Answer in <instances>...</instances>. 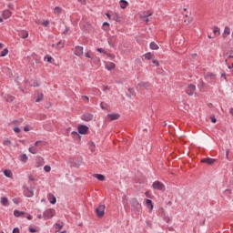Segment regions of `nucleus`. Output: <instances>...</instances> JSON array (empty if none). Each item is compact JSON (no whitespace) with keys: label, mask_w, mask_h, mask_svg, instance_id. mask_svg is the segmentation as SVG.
I'll list each match as a JSON object with an SVG mask.
<instances>
[{"label":"nucleus","mask_w":233,"mask_h":233,"mask_svg":"<svg viewBox=\"0 0 233 233\" xmlns=\"http://www.w3.org/2000/svg\"><path fill=\"white\" fill-rule=\"evenodd\" d=\"M130 205H131L132 210H134V212L136 214H140L141 205H140L139 201H137L136 198H132L130 200Z\"/></svg>","instance_id":"nucleus-1"},{"label":"nucleus","mask_w":233,"mask_h":233,"mask_svg":"<svg viewBox=\"0 0 233 233\" xmlns=\"http://www.w3.org/2000/svg\"><path fill=\"white\" fill-rule=\"evenodd\" d=\"M152 187H153L154 190H159L160 192H165L167 190L165 184H163L157 180L153 182Z\"/></svg>","instance_id":"nucleus-2"},{"label":"nucleus","mask_w":233,"mask_h":233,"mask_svg":"<svg viewBox=\"0 0 233 233\" xmlns=\"http://www.w3.org/2000/svg\"><path fill=\"white\" fill-rule=\"evenodd\" d=\"M105 208H106V207L105 205H99L95 209V212H96L97 218H103L105 216Z\"/></svg>","instance_id":"nucleus-3"},{"label":"nucleus","mask_w":233,"mask_h":233,"mask_svg":"<svg viewBox=\"0 0 233 233\" xmlns=\"http://www.w3.org/2000/svg\"><path fill=\"white\" fill-rule=\"evenodd\" d=\"M55 215H56V210L49 208L44 211L43 218L44 219H50L51 218H54Z\"/></svg>","instance_id":"nucleus-4"},{"label":"nucleus","mask_w":233,"mask_h":233,"mask_svg":"<svg viewBox=\"0 0 233 233\" xmlns=\"http://www.w3.org/2000/svg\"><path fill=\"white\" fill-rule=\"evenodd\" d=\"M186 94H187V96H194V94H196V86L189 84L186 89Z\"/></svg>","instance_id":"nucleus-5"},{"label":"nucleus","mask_w":233,"mask_h":233,"mask_svg":"<svg viewBox=\"0 0 233 233\" xmlns=\"http://www.w3.org/2000/svg\"><path fill=\"white\" fill-rule=\"evenodd\" d=\"M78 134L86 135L88 134V126L79 125L77 127Z\"/></svg>","instance_id":"nucleus-6"},{"label":"nucleus","mask_w":233,"mask_h":233,"mask_svg":"<svg viewBox=\"0 0 233 233\" xmlns=\"http://www.w3.org/2000/svg\"><path fill=\"white\" fill-rule=\"evenodd\" d=\"M216 161H218V159L207 157V158H203L201 160V163H206L207 165H214Z\"/></svg>","instance_id":"nucleus-7"},{"label":"nucleus","mask_w":233,"mask_h":233,"mask_svg":"<svg viewBox=\"0 0 233 233\" xmlns=\"http://www.w3.org/2000/svg\"><path fill=\"white\" fill-rule=\"evenodd\" d=\"M75 56H77L78 57H81V56H83V46H76L75 47Z\"/></svg>","instance_id":"nucleus-8"},{"label":"nucleus","mask_w":233,"mask_h":233,"mask_svg":"<svg viewBox=\"0 0 233 233\" xmlns=\"http://www.w3.org/2000/svg\"><path fill=\"white\" fill-rule=\"evenodd\" d=\"M82 119L83 121H92V119H94V115L90 113H85L82 115Z\"/></svg>","instance_id":"nucleus-9"},{"label":"nucleus","mask_w":233,"mask_h":233,"mask_svg":"<svg viewBox=\"0 0 233 233\" xmlns=\"http://www.w3.org/2000/svg\"><path fill=\"white\" fill-rule=\"evenodd\" d=\"M24 194L26 198H34V190L30 187H27L25 191Z\"/></svg>","instance_id":"nucleus-10"},{"label":"nucleus","mask_w":233,"mask_h":233,"mask_svg":"<svg viewBox=\"0 0 233 233\" xmlns=\"http://www.w3.org/2000/svg\"><path fill=\"white\" fill-rule=\"evenodd\" d=\"M35 163H36L37 168H39V167H43V165H45V159L41 157H37L35 158Z\"/></svg>","instance_id":"nucleus-11"},{"label":"nucleus","mask_w":233,"mask_h":233,"mask_svg":"<svg viewBox=\"0 0 233 233\" xmlns=\"http://www.w3.org/2000/svg\"><path fill=\"white\" fill-rule=\"evenodd\" d=\"M47 198L49 199V203H51V205H56V203H57V199L56 198V197L52 194H48Z\"/></svg>","instance_id":"nucleus-12"},{"label":"nucleus","mask_w":233,"mask_h":233,"mask_svg":"<svg viewBox=\"0 0 233 233\" xmlns=\"http://www.w3.org/2000/svg\"><path fill=\"white\" fill-rule=\"evenodd\" d=\"M107 117H109L110 121H116L119 119V114L114 113V114H108Z\"/></svg>","instance_id":"nucleus-13"},{"label":"nucleus","mask_w":233,"mask_h":233,"mask_svg":"<svg viewBox=\"0 0 233 233\" xmlns=\"http://www.w3.org/2000/svg\"><path fill=\"white\" fill-rule=\"evenodd\" d=\"M19 37H21L22 39H26V37H28V33L27 31L22 30L18 33Z\"/></svg>","instance_id":"nucleus-14"},{"label":"nucleus","mask_w":233,"mask_h":233,"mask_svg":"<svg viewBox=\"0 0 233 233\" xmlns=\"http://www.w3.org/2000/svg\"><path fill=\"white\" fill-rule=\"evenodd\" d=\"M114 68H116V64H114L113 62H110L108 64L106 65V70H114Z\"/></svg>","instance_id":"nucleus-15"},{"label":"nucleus","mask_w":233,"mask_h":233,"mask_svg":"<svg viewBox=\"0 0 233 233\" xmlns=\"http://www.w3.org/2000/svg\"><path fill=\"white\" fill-rule=\"evenodd\" d=\"M1 204L3 205V207H8L9 203H8V198L5 197H2L1 198Z\"/></svg>","instance_id":"nucleus-16"},{"label":"nucleus","mask_w":233,"mask_h":233,"mask_svg":"<svg viewBox=\"0 0 233 233\" xmlns=\"http://www.w3.org/2000/svg\"><path fill=\"white\" fill-rule=\"evenodd\" d=\"M146 205L148 208L149 210H153L154 209V205H152V200L150 199H147L146 200Z\"/></svg>","instance_id":"nucleus-17"},{"label":"nucleus","mask_w":233,"mask_h":233,"mask_svg":"<svg viewBox=\"0 0 233 233\" xmlns=\"http://www.w3.org/2000/svg\"><path fill=\"white\" fill-rule=\"evenodd\" d=\"M3 16L5 17V19H8V17L12 16V12H10V10H5L3 13Z\"/></svg>","instance_id":"nucleus-18"},{"label":"nucleus","mask_w":233,"mask_h":233,"mask_svg":"<svg viewBox=\"0 0 233 233\" xmlns=\"http://www.w3.org/2000/svg\"><path fill=\"white\" fill-rule=\"evenodd\" d=\"M228 35H230V27L226 26L224 28L223 37H227Z\"/></svg>","instance_id":"nucleus-19"},{"label":"nucleus","mask_w":233,"mask_h":233,"mask_svg":"<svg viewBox=\"0 0 233 233\" xmlns=\"http://www.w3.org/2000/svg\"><path fill=\"white\" fill-rule=\"evenodd\" d=\"M128 6V2L127 0H120V8L125 9Z\"/></svg>","instance_id":"nucleus-20"},{"label":"nucleus","mask_w":233,"mask_h":233,"mask_svg":"<svg viewBox=\"0 0 233 233\" xmlns=\"http://www.w3.org/2000/svg\"><path fill=\"white\" fill-rule=\"evenodd\" d=\"M151 50H159V46L156 42H151L149 45Z\"/></svg>","instance_id":"nucleus-21"},{"label":"nucleus","mask_w":233,"mask_h":233,"mask_svg":"<svg viewBox=\"0 0 233 233\" xmlns=\"http://www.w3.org/2000/svg\"><path fill=\"white\" fill-rule=\"evenodd\" d=\"M94 177L98 179V181H105V179H106L105 176L101 175V174H96V175H94Z\"/></svg>","instance_id":"nucleus-22"},{"label":"nucleus","mask_w":233,"mask_h":233,"mask_svg":"<svg viewBox=\"0 0 233 233\" xmlns=\"http://www.w3.org/2000/svg\"><path fill=\"white\" fill-rule=\"evenodd\" d=\"M138 86H140V88H148V86H150V84L148 82H141L138 84Z\"/></svg>","instance_id":"nucleus-23"},{"label":"nucleus","mask_w":233,"mask_h":233,"mask_svg":"<svg viewBox=\"0 0 233 233\" xmlns=\"http://www.w3.org/2000/svg\"><path fill=\"white\" fill-rule=\"evenodd\" d=\"M14 216H15V218H19L21 216H25V212H21V211H19L17 209H15Z\"/></svg>","instance_id":"nucleus-24"},{"label":"nucleus","mask_w":233,"mask_h":233,"mask_svg":"<svg viewBox=\"0 0 233 233\" xmlns=\"http://www.w3.org/2000/svg\"><path fill=\"white\" fill-rule=\"evenodd\" d=\"M71 136L74 139H81V136H79V133L76 132V131H73L71 133Z\"/></svg>","instance_id":"nucleus-25"},{"label":"nucleus","mask_w":233,"mask_h":233,"mask_svg":"<svg viewBox=\"0 0 233 233\" xmlns=\"http://www.w3.org/2000/svg\"><path fill=\"white\" fill-rule=\"evenodd\" d=\"M4 176H5V177H12V171H10L8 169H5Z\"/></svg>","instance_id":"nucleus-26"},{"label":"nucleus","mask_w":233,"mask_h":233,"mask_svg":"<svg viewBox=\"0 0 233 233\" xmlns=\"http://www.w3.org/2000/svg\"><path fill=\"white\" fill-rule=\"evenodd\" d=\"M20 161H22V163H26V161H28V157L26 156V154H23L21 156Z\"/></svg>","instance_id":"nucleus-27"},{"label":"nucleus","mask_w":233,"mask_h":233,"mask_svg":"<svg viewBox=\"0 0 233 233\" xmlns=\"http://www.w3.org/2000/svg\"><path fill=\"white\" fill-rule=\"evenodd\" d=\"M150 15H152V14L144 15V16L142 17V19L145 21V23H150Z\"/></svg>","instance_id":"nucleus-28"},{"label":"nucleus","mask_w":233,"mask_h":233,"mask_svg":"<svg viewBox=\"0 0 233 233\" xmlns=\"http://www.w3.org/2000/svg\"><path fill=\"white\" fill-rule=\"evenodd\" d=\"M43 97H44L43 93L38 94L37 97L35 99V103H39V102L43 101Z\"/></svg>","instance_id":"nucleus-29"},{"label":"nucleus","mask_w":233,"mask_h":233,"mask_svg":"<svg viewBox=\"0 0 233 233\" xmlns=\"http://www.w3.org/2000/svg\"><path fill=\"white\" fill-rule=\"evenodd\" d=\"M3 72H5V74H7V76H12V71L9 67H3Z\"/></svg>","instance_id":"nucleus-30"},{"label":"nucleus","mask_w":233,"mask_h":233,"mask_svg":"<svg viewBox=\"0 0 233 233\" xmlns=\"http://www.w3.org/2000/svg\"><path fill=\"white\" fill-rule=\"evenodd\" d=\"M102 26H103V30L107 32L108 28H110V24H108L107 22H104Z\"/></svg>","instance_id":"nucleus-31"},{"label":"nucleus","mask_w":233,"mask_h":233,"mask_svg":"<svg viewBox=\"0 0 233 233\" xmlns=\"http://www.w3.org/2000/svg\"><path fill=\"white\" fill-rule=\"evenodd\" d=\"M5 56H8V48H5L0 54V57H5Z\"/></svg>","instance_id":"nucleus-32"},{"label":"nucleus","mask_w":233,"mask_h":233,"mask_svg":"<svg viewBox=\"0 0 233 233\" xmlns=\"http://www.w3.org/2000/svg\"><path fill=\"white\" fill-rule=\"evenodd\" d=\"M3 145H5V147H10V145H12V141H10V139H8V138H5L3 141Z\"/></svg>","instance_id":"nucleus-33"},{"label":"nucleus","mask_w":233,"mask_h":233,"mask_svg":"<svg viewBox=\"0 0 233 233\" xmlns=\"http://www.w3.org/2000/svg\"><path fill=\"white\" fill-rule=\"evenodd\" d=\"M14 99H15V97H14V96H11V95H8L6 97L7 103H12Z\"/></svg>","instance_id":"nucleus-34"},{"label":"nucleus","mask_w":233,"mask_h":233,"mask_svg":"<svg viewBox=\"0 0 233 233\" xmlns=\"http://www.w3.org/2000/svg\"><path fill=\"white\" fill-rule=\"evenodd\" d=\"M28 150L31 154H37V149L34 147H29Z\"/></svg>","instance_id":"nucleus-35"},{"label":"nucleus","mask_w":233,"mask_h":233,"mask_svg":"<svg viewBox=\"0 0 233 233\" xmlns=\"http://www.w3.org/2000/svg\"><path fill=\"white\" fill-rule=\"evenodd\" d=\"M145 59L150 60L152 59V53H147L144 55Z\"/></svg>","instance_id":"nucleus-36"},{"label":"nucleus","mask_w":233,"mask_h":233,"mask_svg":"<svg viewBox=\"0 0 233 233\" xmlns=\"http://www.w3.org/2000/svg\"><path fill=\"white\" fill-rule=\"evenodd\" d=\"M21 123H23V118L13 121V125H21Z\"/></svg>","instance_id":"nucleus-37"},{"label":"nucleus","mask_w":233,"mask_h":233,"mask_svg":"<svg viewBox=\"0 0 233 233\" xmlns=\"http://www.w3.org/2000/svg\"><path fill=\"white\" fill-rule=\"evenodd\" d=\"M54 12L55 14H57V15H59V14H61V7L59 6L55 7Z\"/></svg>","instance_id":"nucleus-38"},{"label":"nucleus","mask_w":233,"mask_h":233,"mask_svg":"<svg viewBox=\"0 0 233 233\" xmlns=\"http://www.w3.org/2000/svg\"><path fill=\"white\" fill-rule=\"evenodd\" d=\"M213 33L215 34V35H219V34H220L219 28L218 27H214Z\"/></svg>","instance_id":"nucleus-39"},{"label":"nucleus","mask_w":233,"mask_h":233,"mask_svg":"<svg viewBox=\"0 0 233 233\" xmlns=\"http://www.w3.org/2000/svg\"><path fill=\"white\" fill-rule=\"evenodd\" d=\"M96 52H99L100 54H106V51H105V49H103V48H101V47H99V48H97L96 49Z\"/></svg>","instance_id":"nucleus-40"},{"label":"nucleus","mask_w":233,"mask_h":233,"mask_svg":"<svg viewBox=\"0 0 233 233\" xmlns=\"http://www.w3.org/2000/svg\"><path fill=\"white\" fill-rule=\"evenodd\" d=\"M44 170L45 172H50L52 170V167H50V166H45Z\"/></svg>","instance_id":"nucleus-41"},{"label":"nucleus","mask_w":233,"mask_h":233,"mask_svg":"<svg viewBox=\"0 0 233 233\" xmlns=\"http://www.w3.org/2000/svg\"><path fill=\"white\" fill-rule=\"evenodd\" d=\"M128 92L131 96H136V91L134 90V88H129Z\"/></svg>","instance_id":"nucleus-42"},{"label":"nucleus","mask_w":233,"mask_h":233,"mask_svg":"<svg viewBox=\"0 0 233 233\" xmlns=\"http://www.w3.org/2000/svg\"><path fill=\"white\" fill-rule=\"evenodd\" d=\"M46 57H47V63H54V59L52 56H46Z\"/></svg>","instance_id":"nucleus-43"},{"label":"nucleus","mask_w":233,"mask_h":233,"mask_svg":"<svg viewBox=\"0 0 233 233\" xmlns=\"http://www.w3.org/2000/svg\"><path fill=\"white\" fill-rule=\"evenodd\" d=\"M56 228H58V230H61V228H63V224H61V223H56Z\"/></svg>","instance_id":"nucleus-44"},{"label":"nucleus","mask_w":233,"mask_h":233,"mask_svg":"<svg viewBox=\"0 0 233 233\" xmlns=\"http://www.w3.org/2000/svg\"><path fill=\"white\" fill-rule=\"evenodd\" d=\"M107 41H108L109 46H111L112 48H114L115 45H114V43H112V38H109Z\"/></svg>","instance_id":"nucleus-45"},{"label":"nucleus","mask_w":233,"mask_h":233,"mask_svg":"<svg viewBox=\"0 0 233 233\" xmlns=\"http://www.w3.org/2000/svg\"><path fill=\"white\" fill-rule=\"evenodd\" d=\"M14 132H15V134H19V132H21V129L19 127H14Z\"/></svg>","instance_id":"nucleus-46"},{"label":"nucleus","mask_w":233,"mask_h":233,"mask_svg":"<svg viewBox=\"0 0 233 233\" xmlns=\"http://www.w3.org/2000/svg\"><path fill=\"white\" fill-rule=\"evenodd\" d=\"M224 57H228V59H233V56L232 55L228 56V53L224 54Z\"/></svg>","instance_id":"nucleus-47"},{"label":"nucleus","mask_w":233,"mask_h":233,"mask_svg":"<svg viewBox=\"0 0 233 233\" xmlns=\"http://www.w3.org/2000/svg\"><path fill=\"white\" fill-rule=\"evenodd\" d=\"M48 25H50V22L48 20L43 22V26H48Z\"/></svg>","instance_id":"nucleus-48"},{"label":"nucleus","mask_w":233,"mask_h":233,"mask_svg":"<svg viewBox=\"0 0 233 233\" xmlns=\"http://www.w3.org/2000/svg\"><path fill=\"white\" fill-rule=\"evenodd\" d=\"M106 56H107V57H110L111 59H114V57H116L115 55H112V54H109V53H106Z\"/></svg>","instance_id":"nucleus-49"},{"label":"nucleus","mask_w":233,"mask_h":233,"mask_svg":"<svg viewBox=\"0 0 233 233\" xmlns=\"http://www.w3.org/2000/svg\"><path fill=\"white\" fill-rule=\"evenodd\" d=\"M82 97H83V101H85L86 103H88V101H89L88 96H82Z\"/></svg>","instance_id":"nucleus-50"},{"label":"nucleus","mask_w":233,"mask_h":233,"mask_svg":"<svg viewBox=\"0 0 233 233\" xmlns=\"http://www.w3.org/2000/svg\"><path fill=\"white\" fill-rule=\"evenodd\" d=\"M153 65H156V66H159V61L157 60H152Z\"/></svg>","instance_id":"nucleus-51"},{"label":"nucleus","mask_w":233,"mask_h":233,"mask_svg":"<svg viewBox=\"0 0 233 233\" xmlns=\"http://www.w3.org/2000/svg\"><path fill=\"white\" fill-rule=\"evenodd\" d=\"M210 119L213 123H218V119H216V116H210Z\"/></svg>","instance_id":"nucleus-52"},{"label":"nucleus","mask_w":233,"mask_h":233,"mask_svg":"<svg viewBox=\"0 0 233 233\" xmlns=\"http://www.w3.org/2000/svg\"><path fill=\"white\" fill-rule=\"evenodd\" d=\"M29 232L35 233V232H37V230L34 228H29Z\"/></svg>","instance_id":"nucleus-53"},{"label":"nucleus","mask_w":233,"mask_h":233,"mask_svg":"<svg viewBox=\"0 0 233 233\" xmlns=\"http://www.w3.org/2000/svg\"><path fill=\"white\" fill-rule=\"evenodd\" d=\"M221 77H224L226 82L228 81V80H227V74L226 73H222Z\"/></svg>","instance_id":"nucleus-54"},{"label":"nucleus","mask_w":233,"mask_h":233,"mask_svg":"<svg viewBox=\"0 0 233 233\" xmlns=\"http://www.w3.org/2000/svg\"><path fill=\"white\" fill-rule=\"evenodd\" d=\"M70 30V28H68V27H66V29H65V31L63 32V34L65 35H66V34H68V31Z\"/></svg>","instance_id":"nucleus-55"},{"label":"nucleus","mask_w":233,"mask_h":233,"mask_svg":"<svg viewBox=\"0 0 233 233\" xmlns=\"http://www.w3.org/2000/svg\"><path fill=\"white\" fill-rule=\"evenodd\" d=\"M164 221H166V223H170V218L166 217V218H164Z\"/></svg>","instance_id":"nucleus-56"},{"label":"nucleus","mask_w":233,"mask_h":233,"mask_svg":"<svg viewBox=\"0 0 233 233\" xmlns=\"http://www.w3.org/2000/svg\"><path fill=\"white\" fill-rule=\"evenodd\" d=\"M86 57H87L88 59H92V56H90V53H86L85 54Z\"/></svg>","instance_id":"nucleus-57"},{"label":"nucleus","mask_w":233,"mask_h":233,"mask_svg":"<svg viewBox=\"0 0 233 233\" xmlns=\"http://www.w3.org/2000/svg\"><path fill=\"white\" fill-rule=\"evenodd\" d=\"M13 233H19V228H15L13 229Z\"/></svg>","instance_id":"nucleus-58"},{"label":"nucleus","mask_w":233,"mask_h":233,"mask_svg":"<svg viewBox=\"0 0 233 233\" xmlns=\"http://www.w3.org/2000/svg\"><path fill=\"white\" fill-rule=\"evenodd\" d=\"M78 3H81V5H86V0H78Z\"/></svg>","instance_id":"nucleus-59"},{"label":"nucleus","mask_w":233,"mask_h":233,"mask_svg":"<svg viewBox=\"0 0 233 233\" xmlns=\"http://www.w3.org/2000/svg\"><path fill=\"white\" fill-rule=\"evenodd\" d=\"M230 150L227 149L226 150V158L228 159V154H229Z\"/></svg>","instance_id":"nucleus-60"},{"label":"nucleus","mask_w":233,"mask_h":233,"mask_svg":"<svg viewBox=\"0 0 233 233\" xmlns=\"http://www.w3.org/2000/svg\"><path fill=\"white\" fill-rule=\"evenodd\" d=\"M29 131H30V128L28 127H24V132H29Z\"/></svg>","instance_id":"nucleus-61"},{"label":"nucleus","mask_w":233,"mask_h":233,"mask_svg":"<svg viewBox=\"0 0 233 233\" xmlns=\"http://www.w3.org/2000/svg\"><path fill=\"white\" fill-rule=\"evenodd\" d=\"M106 90H110V89L108 88V86H106L103 87V91H104V92H106Z\"/></svg>","instance_id":"nucleus-62"},{"label":"nucleus","mask_w":233,"mask_h":233,"mask_svg":"<svg viewBox=\"0 0 233 233\" xmlns=\"http://www.w3.org/2000/svg\"><path fill=\"white\" fill-rule=\"evenodd\" d=\"M200 83V86H205V82H203V80H199Z\"/></svg>","instance_id":"nucleus-63"},{"label":"nucleus","mask_w":233,"mask_h":233,"mask_svg":"<svg viewBox=\"0 0 233 233\" xmlns=\"http://www.w3.org/2000/svg\"><path fill=\"white\" fill-rule=\"evenodd\" d=\"M229 114H231V116H233V107H231V108L229 109Z\"/></svg>","instance_id":"nucleus-64"}]
</instances>
